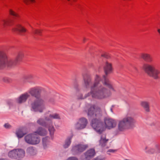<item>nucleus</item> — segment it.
Instances as JSON below:
<instances>
[{
	"label": "nucleus",
	"instance_id": "obj_1",
	"mask_svg": "<svg viewBox=\"0 0 160 160\" xmlns=\"http://www.w3.org/2000/svg\"><path fill=\"white\" fill-rule=\"evenodd\" d=\"M104 81H100V78L98 75H96L94 78V81L92 83L91 79L90 77L84 78L85 87L88 88L90 87V91L86 94L84 96L81 93H77V95L78 99H84L91 96L92 98L101 99L104 98L109 96L108 91L105 87L107 85L111 88H112L108 80L105 78Z\"/></svg>",
	"mask_w": 160,
	"mask_h": 160
},
{
	"label": "nucleus",
	"instance_id": "obj_2",
	"mask_svg": "<svg viewBox=\"0 0 160 160\" xmlns=\"http://www.w3.org/2000/svg\"><path fill=\"white\" fill-rule=\"evenodd\" d=\"M102 112L101 109L93 105L89 108L88 115L89 118H94L91 121V124L92 128L98 133H101L106 128L111 129L116 127L117 125L116 121L112 118L106 117L104 118L103 122L97 118L101 116Z\"/></svg>",
	"mask_w": 160,
	"mask_h": 160
},
{
	"label": "nucleus",
	"instance_id": "obj_3",
	"mask_svg": "<svg viewBox=\"0 0 160 160\" xmlns=\"http://www.w3.org/2000/svg\"><path fill=\"white\" fill-rule=\"evenodd\" d=\"M42 89L41 87H35L30 88L28 91V92L30 95L35 98L28 101L32 111L42 113L45 109V101L41 98V93Z\"/></svg>",
	"mask_w": 160,
	"mask_h": 160
},
{
	"label": "nucleus",
	"instance_id": "obj_4",
	"mask_svg": "<svg viewBox=\"0 0 160 160\" xmlns=\"http://www.w3.org/2000/svg\"><path fill=\"white\" fill-rule=\"evenodd\" d=\"M131 115V113L128 112L125 117L118 121L117 130L114 132L115 135L120 134L121 132L135 127L136 120Z\"/></svg>",
	"mask_w": 160,
	"mask_h": 160
},
{
	"label": "nucleus",
	"instance_id": "obj_5",
	"mask_svg": "<svg viewBox=\"0 0 160 160\" xmlns=\"http://www.w3.org/2000/svg\"><path fill=\"white\" fill-rule=\"evenodd\" d=\"M143 68L145 72L149 77L156 80L159 78L160 70L155 68L153 65L145 64L143 66Z\"/></svg>",
	"mask_w": 160,
	"mask_h": 160
},
{
	"label": "nucleus",
	"instance_id": "obj_6",
	"mask_svg": "<svg viewBox=\"0 0 160 160\" xmlns=\"http://www.w3.org/2000/svg\"><path fill=\"white\" fill-rule=\"evenodd\" d=\"M50 121V119L46 116L43 118H39L37 122L40 125L48 128L50 135L52 136L53 135L55 129L53 125L51 124Z\"/></svg>",
	"mask_w": 160,
	"mask_h": 160
},
{
	"label": "nucleus",
	"instance_id": "obj_7",
	"mask_svg": "<svg viewBox=\"0 0 160 160\" xmlns=\"http://www.w3.org/2000/svg\"><path fill=\"white\" fill-rule=\"evenodd\" d=\"M103 68H104V72H105V75L103 76L102 78H101L98 75L99 77L100 78V81H104V77L105 78V79H106L108 80L109 83L111 85V87H112V88H110L107 85H105V87L107 88L106 87H108L110 90H111L113 91H114L115 90H114V88L113 86H112L111 82H110L109 80L108 79L107 77V75L108 74H109V73H110L112 71V66L111 63L108 62H106L105 63V64Z\"/></svg>",
	"mask_w": 160,
	"mask_h": 160
},
{
	"label": "nucleus",
	"instance_id": "obj_8",
	"mask_svg": "<svg viewBox=\"0 0 160 160\" xmlns=\"http://www.w3.org/2000/svg\"><path fill=\"white\" fill-rule=\"evenodd\" d=\"M25 142L30 145H35L38 144L40 142V138L36 134H29L24 137Z\"/></svg>",
	"mask_w": 160,
	"mask_h": 160
},
{
	"label": "nucleus",
	"instance_id": "obj_9",
	"mask_svg": "<svg viewBox=\"0 0 160 160\" xmlns=\"http://www.w3.org/2000/svg\"><path fill=\"white\" fill-rule=\"evenodd\" d=\"M88 123V120L86 118H81L74 124V128L76 130H77L82 129L86 128Z\"/></svg>",
	"mask_w": 160,
	"mask_h": 160
},
{
	"label": "nucleus",
	"instance_id": "obj_10",
	"mask_svg": "<svg viewBox=\"0 0 160 160\" xmlns=\"http://www.w3.org/2000/svg\"><path fill=\"white\" fill-rule=\"evenodd\" d=\"M109 141L108 138H106V134H102L100 137V138L98 141L99 145L102 148H108L109 147L108 146V143Z\"/></svg>",
	"mask_w": 160,
	"mask_h": 160
},
{
	"label": "nucleus",
	"instance_id": "obj_11",
	"mask_svg": "<svg viewBox=\"0 0 160 160\" xmlns=\"http://www.w3.org/2000/svg\"><path fill=\"white\" fill-rule=\"evenodd\" d=\"M88 147V145L80 144L73 147L72 150L74 152L77 153L83 152Z\"/></svg>",
	"mask_w": 160,
	"mask_h": 160
},
{
	"label": "nucleus",
	"instance_id": "obj_12",
	"mask_svg": "<svg viewBox=\"0 0 160 160\" xmlns=\"http://www.w3.org/2000/svg\"><path fill=\"white\" fill-rule=\"evenodd\" d=\"M7 60L6 54L2 52H0V69L5 67V62Z\"/></svg>",
	"mask_w": 160,
	"mask_h": 160
},
{
	"label": "nucleus",
	"instance_id": "obj_13",
	"mask_svg": "<svg viewBox=\"0 0 160 160\" xmlns=\"http://www.w3.org/2000/svg\"><path fill=\"white\" fill-rule=\"evenodd\" d=\"M30 97L28 92H26L22 94L17 100V102L19 103H21L26 102L27 99Z\"/></svg>",
	"mask_w": 160,
	"mask_h": 160
},
{
	"label": "nucleus",
	"instance_id": "obj_14",
	"mask_svg": "<svg viewBox=\"0 0 160 160\" xmlns=\"http://www.w3.org/2000/svg\"><path fill=\"white\" fill-rule=\"evenodd\" d=\"M95 152L94 150L91 149L84 153L85 158L87 160H89L94 156Z\"/></svg>",
	"mask_w": 160,
	"mask_h": 160
},
{
	"label": "nucleus",
	"instance_id": "obj_15",
	"mask_svg": "<svg viewBox=\"0 0 160 160\" xmlns=\"http://www.w3.org/2000/svg\"><path fill=\"white\" fill-rule=\"evenodd\" d=\"M12 30L14 32H18L21 35H24V33L27 30L20 24H17L13 28Z\"/></svg>",
	"mask_w": 160,
	"mask_h": 160
},
{
	"label": "nucleus",
	"instance_id": "obj_16",
	"mask_svg": "<svg viewBox=\"0 0 160 160\" xmlns=\"http://www.w3.org/2000/svg\"><path fill=\"white\" fill-rule=\"evenodd\" d=\"M5 67L12 68L15 66L17 63L14 59H8L7 57V60L5 62Z\"/></svg>",
	"mask_w": 160,
	"mask_h": 160
},
{
	"label": "nucleus",
	"instance_id": "obj_17",
	"mask_svg": "<svg viewBox=\"0 0 160 160\" xmlns=\"http://www.w3.org/2000/svg\"><path fill=\"white\" fill-rule=\"evenodd\" d=\"M35 133L40 136H43L47 134L48 131L45 128L42 127H39L35 132Z\"/></svg>",
	"mask_w": 160,
	"mask_h": 160
},
{
	"label": "nucleus",
	"instance_id": "obj_18",
	"mask_svg": "<svg viewBox=\"0 0 160 160\" xmlns=\"http://www.w3.org/2000/svg\"><path fill=\"white\" fill-rule=\"evenodd\" d=\"M26 152L30 155H34L37 153V150L35 147L30 146L27 148Z\"/></svg>",
	"mask_w": 160,
	"mask_h": 160
},
{
	"label": "nucleus",
	"instance_id": "obj_19",
	"mask_svg": "<svg viewBox=\"0 0 160 160\" xmlns=\"http://www.w3.org/2000/svg\"><path fill=\"white\" fill-rule=\"evenodd\" d=\"M140 105L146 112H150L149 103L147 101H142L140 103Z\"/></svg>",
	"mask_w": 160,
	"mask_h": 160
},
{
	"label": "nucleus",
	"instance_id": "obj_20",
	"mask_svg": "<svg viewBox=\"0 0 160 160\" xmlns=\"http://www.w3.org/2000/svg\"><path fill=\"white\" fill-rule=\"evenodd\" d=\"M13 20L11 18H7L2 21V24L4 26H11L13 23Z\"/></svg>",
	"mask_w": 160,
	"mask_h": 160
},
{
	"label": "nucleus",
	"instance_id": "obj_21",
	"mask_svg": "<svg viewBox=\"0 0 160 160\" xmlns=\"http://www.w3.org/2000/svg\"><path fill=\"white\" fill-rule=\"evenodd\" d=\"M141 57L145 61L151 62L152 61V59L151 56L147 53H143L141 55Z\"/></svg>",
	"mask_w": 160,
	"mask_h": 160
},
{
	"label": "nucleus",
	"instance_id": "obj_22",
	"mask_svg": "<svg viewBox=\"0 0 160 160\" xmlns=\"http://www.w3.org/2000/svg\"><path fill=\"white\" fill-rule=\"evenodd\" d=\"M72 137V136H70L68 137L66 139L64 144L63 145V147L64 148H67L70 146L71 142Z\"/></svg>",
	"mask_w": 160,
	"mask_h": 160
},
{
	"label": "nucleus",
	"instance_id": "obj_23",
	"mask_svg": "<svg viewBox=\"0 0 160 160\" xmlns=\"http://www.w3.org/2000/svg\"><path fill=\"white\" fill-rule=\"evenodd\" d=\"M17 150V157L23 158L25 155V152L22 149H18Z\"/></svg>",
	"mask_w": 160,
	"mask_h": 160
},
{
	"label": "nucleus",
	"instance_id": "obj_24",
	"mask_svg": "<svg viewBox=\"0 0 160 160\" xmlns=\"http://www.w3.org/2000/svg\"><path fill=\"white\" fill-rule=\"evenodd\" d=\"M26 133V132H23L22 129V128L18 129L16 132V134L18 138H22Z\"/></svg>",
	"mask_w": 160,
	"mask_h": 160
},
{
	"label": "nucleus",
	"instance_id": "obj_25",
	"mask_svg": "<svg viewBox=\"0 0 160 160\" xmlns=\"http://www.w3.org/2000/svg\"><path fill=\"white\" fill-rule=\"evenodd\" d=\"M48 118L50 119V123L52 125V119H60V117L59 115L57 113H55L52 114H50L47 116Z\"/></svg>",
	"mask_w": 160,
	"mask_h": 160
},
{
	"label": "nucleus",
	"instance_id": "obj_26",
	"mask_svg": "<svg viewBox=\"0 0 160 160\" xmlns=\"http://www.w3.org/2000/svg\"><path fill=\"white\" fill-rule=\"evenodd\" d=\"M17 150L14 149L10 151L8 153L9 157L12 158H17Z\"/></svg>",
	"mask_w": 160,
	"mask_h": 160
},
{
	"label": "nucleus",
	"instance_id": "obj_27",
	"mask_svg": "<svg viewBox=\"0 0 160 160\" xmlns=\"http://www.w3.org/2000/svg\"><path fill=\"white\" fill-rule=\"evenodd\" d=\"M49 139L48 137H45L42 138V144L44 148H45L47 147L49 143Z\"/></svg>",
	"mask_w": 160,
	"mask_h": 160
},
{
	"label": "nucleus",
	"instance_id": "obj_28",
	"mask_svg": "<svg viewBox=\"0 0 160 160\" xmlns=\"http://www.w3.org/2000/svg\"><path fill=\"white\" fill-rule=\"evenodd\" d=\"M9 13L10 15L13 17V18L15 20L17 19L19 17V15L12 10H10Z\"/></svg>",
	"mask_w": 160,
	"mask_h": 160
},
{
	"label": "nucleus",
	"instance_id": "obj_29",
	"mask_svg": "<svg viewBox=\"0 0 160 160\" xmlns=\"http://www.w3.org/2000/svg\"><path fill=\"white\" fill-rule=\"evenodd\" d=\"M23 54L22 53L20 52L18 54L17 56L14 59L15 61L16 62L17 64L19 62H20L23 57Z\"/></svg>",
	"mask_w": 160,
	"mask_h": 160
},
{
	"label": "nucleus",
	"instance_id": "obj_30",
	"mask_svg": "<svg viewBox=\"0 0 160 160\" xmlns=\"http://www.w3.org/2000/svg\"><path fill=\"white\" fill-rule=\"evenodd\" d=\"M147 147H146L145 148V152L146 153L151 154L154 153L155 152V150L154 149L150 148L147 150Z\"/></svg>",
	"mask_w": 160,
	"mask_h": 160
},
{
	"label": "nucleus",
	"instance_id": "obj_31",
	"mask_svg": "<svg viewBox=\"0 0 160 160\" xmlns=\"http://www.w3.org/2000/svg\"><path fill=\"white\" fill-rule=\"evenodd\" d=\"M33 76L32 74H29L25 76L23 79L25 80H28L32 79L33 78Z\"/></svg>",
	"mask_w": 160,
	"mask_h": 160
},
{
	"label": "nucleus",
	"instance_id": "obj_32",
	"mask_svg": "<svg viewBox=\"0 0 160 160\" xmlns=\"http://www.w3.org/2000/svg\"><path fill=\"white\" fill-rule=\"evenodd\" d=\"M42 30H41L34 29L33 32L34 34L41 35Z\"/></svg>",
	"mask_w": 160,
	"mask_h": 160
},
{
	"label": "nucleus",
	"instance_id": "obj_33",
	"mask_svg": "<svg viewBox=\"0 0 160 160\" xmlns=\"http://www.w3.org/2000/svg\"><path fill=\"white\" fill-rule=\"evenodd\" d=\"M4 127L7 129H10L12 128V126L8 123H5L4 125Z\"/></svg>",
	"mask_w": 160,
	"mask_h": 160
},
{
	"label": "nucleus",
	"instance_id": "obj_34",
	"mask_svg": "<svg viewBox=\"0 0 160 160\" xmlns=\"http://www.w3.org/2000/svg\"><path fill=\"white\" fill-rule=\"evenodd\" d=\"M23 1L27 5L29 4V1L31 2H35L34 0H23Z\"/></svg>",
	"mask_w": 160,
	"mask_h": 160
},
{
	"label": "nucleus",
	"instance_id": "obj_35",
	"mask_svg": "<svg viewBox=\"0 0 160 160\" xmlns=\"http://www.w3.org/2000/svg\"><path fill=\"white\" fill-rule=\"evenodd\" d=\"M66 160H78V159L75 157H72L68 158Z\"/></svg>",
	"mask_w": 160,
	"mask_h": 160
},
{
	"label": "nucleus",
	"instance_id": "obj_36",
	"mask_svg": "<svg viewBox=\"0 0 160 160\" xmlns=\"http://www.w3.org/2000/svg\"><path fill=\"white\" fill-rule=\"evenodd\" d=\"M117 151V150H113V149H110L108 150V151L107 152L113 153V152H115Z\"/></svg>",
	"mask_w": 160,
	"mask_h": 160
},
{
	"label": "nucleus",
	"instance_id": "obj_37",
	"mask_svg": "<svg viewBox=\"0 0 160 160\" xmlns=\"http://www.w3.org/2000/svg\"><path fill=\"white\" fill-rule=\"evenodd\" d=\"M49 102L52 104L54 103V100L53 98H51L49 100Z\"/></svg>",
	"mask_w": 160,
	"mask_h": 160
},
{
	"label": "nucleus",
	"instance_id": "obj_38",
	"mask_svg": "<svg viewBox=\"0 0 160 160\" xmlns=\"http://www.w3.org/2000/svg\"><path fill=\"white\" fill-rule=\"evenodd\" d=\"M7 104H8V105H10L11 104V103H12V102L11 100H8V101H7Z\"/></svg>",
	"mask_w": 160,
	"mask_h": 160
},
{
	"label": "nucleus",
	"instance_id": "obj_39",
	"mask_svg": "<svg viewBox=\"0 0 160 160\" xmlns=\"http://www.w3.org/2000/svg\"><path fill=\"white\" fill-rule=\"evenodd\" d=\"M67 1L70 2V4H71V5L72 4V2L71 0H67ZM73 1H75L76 0H73Z\"/></svg>",
	"mask_w": 160,
	"mask_h": 160
},
{
	"label": "nucleus",
	"instance_id": "obj_40",
	"mask_svg": "<svg viewBox=\"0 0 160 160\" xmlns=\"http://www.w3.org/2000/svg\"><path fill=\"white\" fill-rule=\"evenodd\" d=\"M157 31H158V33H159V35H160V28L158 29L157 30Z\"/></svg>",
	"mask_w": 160,
	"mask_h": 160
},
{
	"label": "nucleus",
	"instance_id": "obj_41",
	"mask_svg": "<svg viewBox=\"0 0 160 160\" xmlns=\"http://www.w3.org/2000/svg\"><path fill=\"white\" fill-rule=\"evenodd\" d=\"M86 40V38H83V41L84 42H85V41Z\"/></svg>",
	"mask_w": 160,
	"mask_h": 160
},
{
	"label": "nucleus",
	"instance_id": "obj_42",
	"mask_svg": "<svg viewBox=\"0 0 160 160\" xmlns=\"http://www.w3.org/2000/svg\"><path fill=\"white\" fill-rule=\"evenodd\" d=\"M101 56L103 57H105V55L104 54H102V55Z\"/></svg>",
	"mask_w": 160,
	"mask_h": 160
},
{
	"label": "nucleus",
	"instance_id": "obj_43",
	"mask_svg": "<svg viewBox=\"0 0 160 160\" xmlns=\"http://www.w3.org/2000/svg\"><path fill=\"white\" fill-rule=\"evenodd\" d=\"M110 111H111L112 112V108H111L110 109Z\"/></svg>",
	"mask_w": 160,
	"mask_h": 160
},
{
	"label": "nucleus",
	"instance_id": "obj_44",
	"mask_svg": "<svg viewBox=\"0 0 160 160\" xmlns=\"http://www.w3.org/2000/svg\"><path fill=\"white\" fill-rule=\"evenodd\" d=\"M158 93H159V96H160V91H159V92H158Z\"/></svg>",
	"mask_w": 160,
	"mask_h": 160
}]
</instances>
